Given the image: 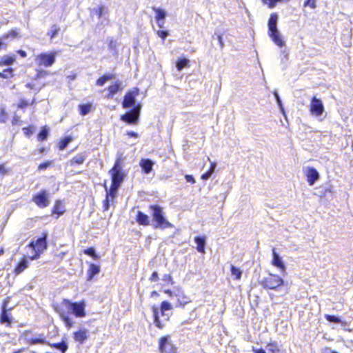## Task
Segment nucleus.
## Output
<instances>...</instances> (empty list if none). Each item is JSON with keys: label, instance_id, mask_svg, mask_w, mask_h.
I'll use <instances>...</instances> for the list:
<instances>
[{"label": "nucleus", "instance_id": "1", "mask_svg": "<svg viewBox=\"0 0 353 353\" xmlns=\"http://www.w3.org/2000/svg\"><path fill=\"white\" fill-rule=\"evenodd\" d=\"M54 309L68 329L71 328L74 323L70 314H73L77 318L84 317L86 315L85 303L83 300L72 302L69 299H63L59 305H54Z\"/></svg>", "mask_w": 353, "mask_h": 353}, {"label": "nucleus", "instance_id": "2", "mask_svg": "<svg viewBox=\"0 0 353 353\" xmlns=\"http://www.w3.org/2000/svg\"><path fill=\"white\" fill-rule=\"evenodd\" d=\"M150 209L152 210V223L151 225L154 228L164 230L173 227V225L165 219L162 208L158 205H152L150 206Z\"/></svg>", "mask_w": 353, "mask_h": 353}, {"label": "nucleus", "instance_id": "3", "mask_svg": "<svg viewBox=\"0 0 353 353\" xmlns=\"http://www.w3.org/2000/svg\"><path fill=\"white\" fill-rule=\"evenodd\" d=\"M125 160V157L123 156V153L118 152L117 158L112 167L109 171L111 175L112 183L121 185L125 176V173L123 172V165Z\"/></svg>", "mask_w": 353, "mask_h": 353}, {"label": "nucleus", "instance_id": "4", "mask_svg": "<svg viewBox=\"0 0 353 353\" xmlns=\"http://www.w3.org/2000/svg\"><path fill=\"white\" fill-rule=\"evenodd\" d=\"M278 15L272 14L268 21V34L276 45L279 47L285 46L281 35L277 28Z\"/></svg>", "mask_w": 353, "mask_h": 353}, {"label": "nucleus", "instance_id": "5", "mask_svg": "<svg viewBox=\"0 0 353 353\" xmlns=\"http://www.w3.org/2000/svg\"><path fill=\"white\" fill-rule=\"evenodd\" d=\"M283 283L284 281L281 277L272 274H270L260 281V284L263 288L270 290H276L282 286Z\"/></svg>", "mask_w": 353, "mask_h": 353}, {"label": "nucleus", "instance_id": "6", "mask_svg": "<svg viewBox=\"0 0 353 353\" xmlns=\"http://www.w3.org/2000/svg\"><path fill=\"white\" fill-rule=\"evenodd\" d=\"M310 112L312 115L318 118L319 121H322L325 116V108L322 101L320 99L313 97L311 99L310 105Z\"/></svg>", "mask_w": 353, "mask_h": 353}, {"label": "nucleus", "instance_id": "7", "mask_svg": "<svg viewBox=\"0 0 353 353\" xmlns=\"http://www.w3.org/2000/svg\"><path fill=\"white\" fill-rule=\"evenodd\" d=\"M141 105L138 103L132 110L121 116V120L128 124H137L139 121Z\"/></svg>", "mask_w": 353, "mask_h": 353}, {"label": "nucleus", "instance_id": "8", "mask_svg": "<svg viewBox=\"0 0 353 353\" xmlns=\"http://www.w3.org/2000/svg\"><path fill=\"white\" fill-rule=\"evenodd\" d=\"M56 55V52L41 53L36 57L35 61L39 66L50 67L54 63Z\"/></svg>", "mask_w": 353, "mask_h": 353}, {"label": "nucleus", "instance_id": "9", "mask_svg": "<svg viewBox=\"0 0 353 353\" xmlns=\"http://www.w3.org/2000/svg\"><path fill=\"white\" fill-rule=\"evenodd\" d=\"M32 201L40 208L48 207L50 204L48 192L46 190H41L33 196Z\"/></svg>", "mask_w": 353, "mask_h": 353}, {"label": "nucleus", "instance_id": "10", "mask_svg": "<svg viewBox=\"0 0 353 353\" xmlns=\"http://www.w3.org/2000/svg\"><path fill=\"white\" fill-rule=\"evenodd\" d=\"M159 350L161 353H176V349L170 339V336H165L160 339Z\"/></svg>", "mask_w": 353, "mask_h": 353}, {"label": "nucleus", "instance_id": "11", "mask_svg": "<svg viewBox=\"0 0 353 353\" xmlns=\"http://www.w3.org/2000/svg\"><path fill=\"white\" fill-rule=\"evenodd\" d=\"M47 237L48 234L46 232H43L41 237L37 239L35 242L32 241L30 244L34 251L38 253V256L41 252L47 249Z\"/></svg>", "mask_w": 353, "mask_h": 353}, {"label": "nucleus", "instance_id": "12", "mask_svg": "<svg viewBox=\"0 0 353 353\" xmlns=\"http://www.w3.org/2000/svg\"><path fill=\"white\" fill-rule=\"evenodd\" d=\"M139 93V90L137 89L135 91H129L124 97L122 106L123 108H134L136 104V96Z\"/></svg>", "mask_w": 353, "mask_h": 353}, {"label": "nucleus", "instance_id": "13", "mask_svg": "<svg viewBox=\"0 0 353 353\" xmlns=\"http://www.w3.org/2000/svg\"><path fill=\"white\" fill-rule=\"evenodd\" d=\"M107 14H108L107 8L103 6H101L98 8H94L91 10V12H90L91 17L96 15L98 17V18L99 19L101 20V25L103 26H105L104 21L107 22V19H108Z\"/></svg>", "mask_w": 353, "mask_h": 353}, {"label": "nucleus", "instance_id": "14", "mask_svg": "<svg viewBox=\"0 0 353 353\" xmlns=\"http://www.w3.org/2000/svg\"><path fill=\"white\" fill-rule=\"evenodd\" d=\"M29 333H30V331H26L23 334L26 336V340L30 344H47L48 341L43 334H37L34 337H29L28 336Z\"/></svg>", "mask_w": 353, "mask_h": 353}, {"label": "nucleus", "instance_id": "15", "mask_svg": "<svg viewBox=\"0 0 353 353\" xmlns=\"http://www.w3.org/2000/svg\"><path fill=\"white\" fill-rule=\"evenodd\" d=\"M272 256H273V259H272V264L274 266L281 269L282 272H285V264H284L281 257L279 256V254L276 252L275 248L272 249Z\"/></svg>", "mask_w": 353, "mask_h": 353}, {"label": "nucleus", "instance_id": "16", "mask_svg": "<svg viewBox=\"0 0 353 353\" xmlns=\"http://www.w3.org/2000/svg\"><path fill=\"white\" fill-rule=\"evenodd\" d=\"M154 165V162L150 159H141L139 162V165L145 174L151 172Z\"/></svg>", "mask_w": 353, "mask_h": 353}, {"label": "nucleus", "instance_id": "17", "mask_svg": "<svg viewBox=\"0 0 353 353\" xmlns=\"http://www.w3.org/2000/svg\"><path fill=\"white\" fill-rule=\"evenodd\" d=\"M307 180L310 185H312L319 178L318 171L314 168H308L307 171Z\"/></svg>", "mask_w": 353, "mask_h": 353}, {"label": "nucleus", "instance_id": "18", "mask_svg": "<svg viewBox=\"0 0 353 353\" xmlns=\"http://www.w3.org/2000/svg\"><path fill=\"white\" fill-rule=\"evenodd\" d=\"M194 242L196 244L197 251L204 254L205 252L206 237L205 236H195Z\"/></svg>", "mask_w": 353, "mask_h": 353}, {"label": "nucleus", "instance_id": "19", "mask_svg": "<svg viewBox=\"0 0 353 353\" xmlns=\"http://www.w3.org/2000/svg\"><path fill=\"white\" fill-rule=\"evenodd\" d=\"M74 339L76 341L83 344L88 339V330L82 329L74 333Z\"/></svg>", "mask_w": 353, "mask_h": 353}, {"label": "nucleus", "instance_id": "20", "mask_svg": "<svg viewBox=\"0 0 353 353\" xmlns=\"http://www.w3.org/2000/svg\"><path fill=\"white\" fill-rule=\"evenodd\" d=\"M255 353H278L279 349L277 345L275 343H269L265 346V349L262 348L254 350Z\"/></svg>", "mask_w": 353, "mask_h": 353}, {"label": "nucleus", "instance_id": "21", "mask_svg": "<svg viewBox=\"0 0 353 353\" xmlns=\"http://www.w3.org/2000/svg\"><path fill=\"white\" fill-rule=\"evenodd\" d=\"M120 186L121 185H119L112 183L110 188L108 189V187L105 185L106 198H111L112 200H113L117 196V191Z\"/></svg>", "mask_w": 353, "mask_h": 353}, {"label": "nucleus", "instance_id": "22", "mask_svg": "<svg viewBox=\"0 0 353 353\" xmlns=\"http://www.w3.org/2000/svg\"><path fill=\"white\" fill-rule=\"evenodd\" d=\"M136 220L139 225H149L150 222L149 216L141 211L137 212Z\"/></svg>", "mask_w": 353, "mask_h": 353}, {"label": "nucleus", "instance_id": "23", "mask_svg": "<svg viewBox=\"0 0 353 353\" xmlns=\"http://www.w3.org/2000/svg\"><path fill=\"white\" fill-rule=\"evenodd\" d=\"M16 59L14 56L4 55L0 57V66H9L14 63Z\"/></svg>", "mask_w": 353, "mask_h": 353}, {"label": "nucleus", "instance_id": "24", "mask_svg": "<svg viewBox=\"0 0 353 353\" xmlns=\"http://www.w3.org/2000/svg\"><path fill=\"white\" fill-rule=\"evenodd\" d=\"M47 345H48L55 349L61 350L62 353H65L68 348V345L64 340H62L61 342H60V343H50L48 342Z\"/></svg>", "mask_w": 353, "mask_h": 353}, {"label": "nucleus", "instance_id": "25", "mask_svg": "<svg viewBox=\"0 0 353 353\" xmlns=\"http://www.w3.org/2000/svg\"><path fill=\"white\" fill-rule=\"evenodd\" d=\"M152 312H153L154 325L157 327L162 329L164 327V325L161 323V321L159 319V308L157 307L156 306H152Z\"/></svg>", "mask_w": 353, "mask_h": 353}, {"label": "nucleus", "instance_id": "26", "mask_svg": "<svg viewBox=\"0 0 353 353\" xmlns=\"http://www.w3.org/2000/svg\"><path fill=\"white\" fill-rule=\"evenodd\" d=\"M100 272V267L97 265H95L94 263H91L90 265V268L88 270V280H91L95 275L98 274Z\"/></svg>", "mask_w": 353, "mask_h": 353}, {"label": "nucleus", "instance_id": "27", "mask_svg": "<svg viewBox=\"0 0 353 353\" xmlns=\"http://www.w3.org/2000/svg\"><path fill=\"white\" fill-rule=\"evenodd\" d=\"M28 267V261L26 259H23L17 265L14 269V273L19 274L21 273Z\"/></svg>", "mask_w": 353, "mask_h": 353}, {"label": "nucleus", "instance_id": "28", "mask_svg": "<svg viewBox=\"0 0 353 353\" xmlns=\"http://www.w3.org/2000/svg\"><path fill=\"white\" fill-rule=\"evenodd\" d=\"M87 155L85 153H81L76 155L74 158L70 160V165L73 164H82L85 160Z\"/></svg>", "mask_w": 353, "mask_h": 353}, {"label": "nucleus", "instance_id": "29", "mask_svg": "<svg viewBox=\"0 0 353 353\" xmlns=\"http://www.w3.org/2000/svg\"><path fill=\"white\" fill-rule=\"evenodd\" d=\"M216 167V163L215 162H211L210 168L208 171L201 175V179L203 180H208L210 179L212 174L214 172Z\"/></svg>", "mask_w": 353, "mask_h": 353}, {"label": "nucleus", "instance_id": "30", "mask_svg": "<svg viewBox=\"0 0 353 353\" xmlns=\"http://www.w3.org/2000/svg\"><path fill=\"white\" fill-rule=\"evenodd\" d=\"M216 167V163L215 162H211L210 168L208 171L201 175V179L203 180H208L210 179L212 174L214 172Z\"/></svg>", "mask_w": 353, "mask_h": 353}, {"label": "nucleus", "instance_id": "31", "mask_svg": "<svg viewBox=\"0 0 353 353\" xmlns=\"http://www.w3.org/2000/svg\"><path fill=\"white\" fill-rule=\"evenodd\" d=\"M216 167V163L215 162H211L210 168L208 171L201 175V179L203 180H208L210 179L212 174L214 172Z\"/></svg>", "mask_w": 353, "mask_h": 353}, {"label": "nucleus", "instance_id": "32", "mask_svg": "<svg viewBox=\"0 0 353 353\" xmlns=\"http://www.w3.org/2000/svg\"><path fill=\"white\" fill-rule=\"evenodd\" d=\"M216 167V163L215 162H211L210 168L208 171L201 175V179L203 180H208L210 179L212 174L214 172Z\"/></svg>", "mask_w": 353, "mask_h": 353}, {"label": "nucleus", "instance_id": "33", "mask_svg": "<svg viewBox=\"0 0 353 353\" xmlns=\"http://www.w3.org/2000/svg\"><path fill=\"white\" fill-rule=\"evenodd\" d=\"M65 210L63 209L61 201L59 200L56 201L52 210V214H57L59 216L63 214Z\"/></svg>", "mask_w": 353, "mask_h": 353}, {"label": "nucleus", "instance_id": "34", "mask_svg": "<svg viewBox=\"0 0 353 353\" xmlns=\"http://www.w3.org/2000/svg\"><path fill=\"white\" fill-rule=\"evenodd\" d=\"M172 309V305L169 302L164 301L161 303L160 308L161 313L162 316H168L167 320H168V315L166 314V311L171 310Z\"/></svg>", "mask_w": 353, "mask_h": 353}, {"label": "nucleus", "instance_id": "35", "mask_svg": "<svg viewBox=\"0 0 353 353\" xmlns=\"http://www.w3.org/2000/svg\"><path fill=\"white\" fill-rule=\"evenodd\" d=\"M230 271L232 276H234L236 280L241 279L243 273L242 270L233 265H230Z\"/></svg>", "mask_w": 353, "mask_h": 353}, {"label": "nucleus", "instance_id": "36", "mask_svg": "<svg viewBox=\"0 0 353 353\" xmlns=\"http://www.w3.org/2000/svg\"><path fill=\"white\" fill-rule=\"evenodd\" d=\"M189 64V60L186 58H182L179 59L176 63V67L178 70L181 71L184 68H186L188 66Z\"/></svg>", "mask_w": 353, "mask_h": 353}, {"label": "nucleus", "instance_id": "37", "mask_svg": "<svg viewBox=\"0 0 353 353\" xmlns=\"http://www.w3.org/2000/svg\"><path fill=\"white\" fill-rule=\"evenodd\" d=\"M91 108H92V105L89 104V103L80 104L79 105L80 114L83 116L86 115L87 114H88L90 112Z\"/></svg>", "mask_w": 353, "mask_h": 353}, {"label": "nucleus", "instance_id": "38", "mask_svg": "<svg viewBox=\"0 0 353 353\" xmlns=\"http://www.w3.org/2000/svg\"><path fill=\"white\" fill-rule=\"evenodd\" d=\"M121 81L119 80H117L114 85H111L108 87V91L110 92L112 94H115L121 89Z\"/></svg>", "mask_w": 353, "mask_h": 353}, {"label": "nucleus", "instance_id": "39", "mask_svg": "<svg viewBox=\"0 0 353 353\" xmlns=\"http://www.w3.org/2000/svg\"><path fill=\"white\" fill-rule=\"evenodd\" d=\"M6 304L3 305V311H2V313L1 314V322L2 323H10V318L9 316V314L7 313L6 312Z\"/></svg>", "mask_w": 353, "mask_h": 353}, {"label": "nucleus", "instance_id": "40", "mask_svg": "<svg viewBox=\"0 0 353 353\" xmlns=\"http://www.w3.org/2000/svg\"><path fill=\"white\" fill-rule=\"evenodd\" d=\"M49 129L46 126L41 128L39 134L38 139L41 141H44L48 138Z\"/></svg>", "mask_w": 353, "mask_h": 353}, {"label": "nucleus", "instance_id": "41", "mask_svg": "<svg viewBox=\"0 0 353 353\" xmlns=\"http://www.w3.org/2000/svg\"><path fill=\"white\" fill-rule=\"evenodd\" d=\"M13 76V69L11 68L5 69L2 72H0V77L3 79H8Z\"/></svg>", "mask_w": 353, "mask_h": 353}, {"label": "nucleus", "instance_id": "42", "mask_svg": "<svg viewBox=\"0 0 353 353\" xmlns=\"http://www.w3.org/2000/svg\"><path fill=\"white\" fill-rule=\"evenodd\" d=\"M72 139L70 137H66L61 139L59 143V150H63L72 141Z\"/></svg>", "mask_w": 353, "mask_h": 353}, {"label": "nucleus", "instance_id": "43", "mask_svg": "<svg viewBox=\"0 0 353 353\" xmlns=\"http://www.w3.org/2000/svg\"><path fill=\"white\" fill-rule=\"evenodd\" d=\"M156 13V19H165L166 17V12L165 10L161 8H153Z\"/></svg>", "mask_w": 353, "mask_h": 353}, {"label": "nucleus", "instance_id": "44", "mask_svg": "<svg viewBox=\"0 0 353 353\" xmlns=\"http://www.w3.org/2000/svg\"><path fill=\"white\" fill-rule=\"evenodd\" d=\"M83 252L85 254L92 256L94 260H97L99 258V256L95 252L94 248L92 247L84 250Z\"/></svg>", "mask_w": 353, "mask_h": 353}, {"label": "nucleus", "instance_id": "45", "mask_svg": "<svg viewBox=\"0 0 353 353\" xmlns=\"http://www.w3.org/2000/svg\"><path fill=\"white\" fill-rule=\"evenodd\" d=\"M17 35H18V32L14 30H12L8 33L3 34L1 37V40H6L9 38L12 39L16 38L17 37Z\"/></svg>", "mask_w": 353, "mask_h": 353}, {"label": "nucleus", "instance_id": "46", "mask_svg": "<svg viewBox=\"0 0 353 353\" xmlns=\"http://www.w3.org/2000/svg\"><path fill=\"white\" fill-rule=\"evenodd\" d=\"M52 74L49 71L45 70H38L37 73L36 74V79H42L45 78L49 75Z\"/></svg>", "mask_w": 353, "mask_h": 353}, {"label": "nucleus", "instance_id": "47", "mask_svg": "<svg viewBox=\"0 0 353 353\" xmlns=\"http://www.w3.org/2000/svg\"><path fill=\"white\" fill-rule=\"evenodd\" d=\"M325 319L327 321H328L330 322H333L335 323H340L341 321V319H339V317L334 316V315L326 314Z\"/></svg>", "mask_w": 353, "mask_h": 353}, {"label": "nucleus", "instance_id": "48", "mask_svg": "<svg viewBox=\"0 0 353 353\" xmlns=\"http://www.w3.org/2000/svg\"><path fill=\"white\" fill-rule=\"evenodd\" d=\"M274 96L275 97V99H276V101L278 104V105L279 106V108L281 110V111L284 113V108L283 107V104H282V101H281V99L279 95V93L276 92V91H274Z\"/></svg>", "mask_w": 353, "mask_h": 353}, {"label": "nucleus", "instance_id": "49", "mask_svg": "<svg viewBox=\"0 0 353 353\" xmlns=\"http://www.w3.org/2000/svg\"><path fill=\"white\" fill-rule=\"evenodd\" d=\"M304 7H310L312 9L316 8V0H305L303 3Z\"/></svg>", "mask_w": 353, "mask_h": 353}, {"label": "nucleus", "instance_id": "50", "mask_svg": "<svg viewBox=\"0 0 353 353\" xmlns=\"http://www.w3.org/2000/svg\"><path fill=\"white\" fill-rule=\"evenodd\" d=\"M8 119V114L3 108H0V122L5 123Z\"/></svg>", "mask_w": 353, "mask_h": 353}, {"label": "nucleus", "instance_id": "51", "mask_svg": "<svg viewBox=\"0 0 353 353\" xmlns=\"http://www.w3.org/2000/svg\"><path fill=\"white\" fill-rule=\"evenodd\" d=\"M59 30L60 28L57 25H53L51 28L50 32L48 34H50V37L52 39L57 35Z\"/></svg>", "mask_w": 353, "mask_h": 353}, {"label": "nucleus", "instance_id": "52", "mask_svg": "<svg viewBox=\"0 0 353 353\" xmlns=\"http://www.w3.org/2000/svg\"><path fill=\"white\" fill-rule=\"evenodd\" d=\"M212 39L214 40L216 39L217 40V42L219 44L220 46V48L222 49L224 47V43H223V38L221 37V35L220 34H217L216 33H215L213 37H212Z\"/></svg>", "mask_w": 353, "mask_h": 353}, {"label": "nucleus", "instance_id": "53", "mask_svg": "<svg viewBox=\"0 0 353 353\" xmlns=\"http://www.w3.org/2000/svg\"><path fill=\"white\" fill-rule=\"evenodd\" d=\"M52 161H50L42 163L38 166V170H46L52 165Z\"/></svg>", "mask_w": 353, "mask_h": 353}, {"label": "nucleus", "instance_id": "54", "mask_svg": "<svg viewBox=\"0 0 353 353\" xmlns=\"http://www.w3.org/2000/svg\"><path fill=\"white\" fill-rule=\"evenodd\" d=\"M289 1V0H268V6L269 8H274L276 4L278 3V2H288Z\"/></svg>", "mask_w": 353, "mask_h": 353}, {"label": "nucleus", "instance_id": "55", "mask_svg": "<svg viewBox=\"0 0 353 353\" xmlns=\"http://www.w3.org/2000/svg\"><path fill=\"white\" fill-rule=\"evenodd\" d=\"M117 42L115 40L110 39L109 42V49L114 51V54L117 53Z\"/></svg>", "mask_w": 353, "mask_h": 353}, {"label": "nucleus", "instance_id": "56", "mask_svg": "<svg viewBox=\"0 0 353 353\" xmlns=\"http://www.w3.org/2000/svg\"><path fill=\"white\" fill-rule=\"evenodd\" d=\"M46 85V84L44 83L41 87H35L33 84L30 83H28L26 85V87L28 88H30V89H33L34 90L37 92H39L42 88H43L44 86Z\"/></svg>", "mask_w": 353, "mask_h": 353}, {"label": "nucleus", "instance_id": "57", "mask_svg": "<svg viewBox=\"0 0 353 353\" xmlns=\"http://www.w3.org/2000/svg\"><path fill=\"white\" fill-rule=\"evenodd\" d=\"M106 82L105 77L103 75L101 77L97 80L96 84L99 86H103Z\"/></svg>", "mask_w": 353, "mask_h": 353}, {"label": "nucleus", "instance_id": "58", "mask_svg": "<svg viewBox=\"0 0 353 353\" xmlns=\"http://www.w3.org/2000/svg\"><path fill=\"white\" fill-rule=\"evenodd\" d=\"M110 201V199L105 197V199L103 201V210L104 211H107L109 210Z\"/></svg>", "mask_w": 353, "mask_h": 353}, {"label": "nucleus", "instance_id": "59", "mask_svg": "<svg viewBox=\"0 0 353 353\" xmlns=\"http://www.w3.org/2000/svg\"><path fill=\"white\" fill-rule=\"evenodd\" d=\"M159 280V275H158V273L157 272H154L150 278V281L151 282H156Z\"/></svg>", "mask_w": 353, "mask_h": 353}, {"label": "nucleus", "instance_id": "60", "mask_svg": "<svg viewBox=\"0 0 353 353\" xmlns=\"http://www.w3.org/2000/svg\"><path fill=\"white\" fill-rule=\"evenodd\" d=\"M157 34L163 39H165L168 35V32L167 31H164V30H159L157 32Z\"/></svg>", "mask_w": 353, "mask_h": 353}, {"label": "nucleus", "instance_id": "61", "mask_svg": "<svg viewBox=\"0 0 353 353\" xmlns=\"http://www.w3.org/2000/svg\"><path fill=\"white\" fill-rule=\"evenodd\" d=\"M185 178L186 181L188 182H189V183H195L194 178L193 177L192 175L186 174L185 176Z\"/></svg>", "mask_w": 353, "mask_h": 353}, {"label": "nucleus", "instance_id": "62", "mask_svg": "<svg viewBox=\"0 0 353 353\" xmlns=\"http://www.w3.org/2000/svg\"><path fill=\"white\" fill-rule=\"evenodd\" d=\"M103 76L105 77L106 81L114 79L116 77L114 74H105Z\"/></svg>", "mask_w": 353, "mask_h": 353}, {"label": "nucleus", "instance_id": "63", "mask_svg": "<svg viewBox=\"0 0 353 353\" xmlns=\"http://www.w3.org/2000/svg\"><path fill=\"white\" fill-rule=\"evenodd\" d=\"M28 101H25V100H21V101L20 102V103L19 104L18 107L19 108H24L27 106H28Z\"/></svg>", "mask_w": 353, "mask_h": 353}, {"label": "nucleus", "instance_id": "64", "mask_svg": "<svg viewBox=\"0 0 353 353\" xmlns=\"http://www.w3.org/2000/svg\"><path fill=\"white\" fill-rule=\"evenodd\" d=\"M23 131L27 137H30L32 134V131L28 128H23Z\"/></svg>", "mask_w": 353, "mask_h": 353}]
</instances>
